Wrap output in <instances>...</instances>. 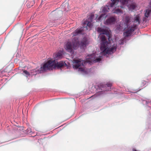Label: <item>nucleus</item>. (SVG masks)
I'll use <instances>...</instances> for the list:
<instances>
[{
    "label": "nucleus",
    "mask_w": 151,
    "mask_h": 151,
    "mask_svg": "<svg viewBox=\"0 0 151 151\" xmlns=\"http://www.w3.org/2000/svg\"><path fill=\"white\" fill-rule=\"evenodd\" d=\"M100 39L101 42L100 49L101 52L99 58H96V55L95 54L93 53L88 55L87 58L89 59V60H87V62L81 59L73 60L74 64L73 66V68L75 69L79 68L78 71L80 74L83 75L88 74L87 69L84 68L87 62H89V63L99 62L101 59V58L103 57V56H104L106 54H111L116 51L117 48L116 44H114L109 47V43L106 40L105 36L103 35H101Z\"/></svg>",
    "instance_id": "nucleus-1"
},
{
    "label": "nucleus",
    "mask_w": 151,
    "mask_h": 151,
    "mask_svg": "<svg viewBox=\"0 0 151 151\" xmlns=\"http://www.w3.org/2000/svg\"><path fill=\"white\" fill-rule=\"evenodd\" d=\"M65 63L63 61L58 62L55 60H50L46 63H44L41 65V67L39 69L37 68L33 70L31 72L33 75H35L37 73H43L45 71L50 69H52L53 68L57 67L60 68L64 65Z\"/></svg>",
    "instance_id": "nucleus-2"
},
{
    "label": "nucleus",
    "mask_w": 151,
    "mask_h": 151,
    "mask_svg": "<svg viewBox=\"0 0 151 151\" xmlns=\"http://www.w3.org/2000/svg\"><path fill=\"white\" fill-rule=\"evenodd\" d=\"M92 22H91L89 21L84 20L83 21L82 24L83 26L82 27L80 28H77L76 30L73 32L72 33L73 35V36H77L79 34H81L83 30V29L85 27V26L86 25L87 27L88 26L90 28H91L93 26V24L91 23Z\"/></svg>",
    "instance_id": "nucleus-3"
},
{
    "label": "nucleus",
    "mask_w": 151,
    "mask_h": 151,
    "mask_svg": "<svg viewBox=\"0 0 151 151\" xmlns=\"http://www.w3.org/2000/svg\"><path fill=\"white\" fill-rule=\"evenodd\" d=\"M88 44L87 39L86 38H83L81 40L80 43H79V41H76V43H73V49L75 50L77 49L78 45L80 46L81 49H84Z\"/></svg>",
    "instance_id": "nucleus-4"
},
{
    "label": "nucleus",
    "mask_w": 151,
    "mask_h": 151,
    "mask_svg": "<svg viewBox=\"0 0 151 151\" xmlns=\"http://www.w3.org/2000/svg\"><path fill=\"white\" fill-rule=\"evenodd\" d=\"M137 25L134 24L131 26L127 27L126 31L124 32L123 34L124 37H128L131 36L132 32L137 28Z\"/></svg>",
    "instance_id": "nucleus-5"
},
{
    "label": "nucleus",
    "mask_w": 151,
    "mask_h": 151,
    "mask_svg": "<svg viewBox=\"0 0 151 151\" xmlns=\"http://www.w3.org/2000/svg\"><path fill=\"white\" fill-rule=\"evenodd\" d=\"M112 84L111 83H108L106 84H104L103 83H100L99 87V89H101L103 91H110Z\"/></svg>",
    "instance_id": "nucleus-6"
},
{
    "label": "nucleus",
    "mask_w": 151,
    "mask_h": 151,
    "mask_svg": "<svg viewBox=\"0 0 151 151\" xmlns=\"http://www.w3.org/2000/svg\"><path fill=\"white\" fill-rule=\"evenodd\" d=\"M112 2L110 4V6H106L103 7L102 9V12H109V7H112L114 5L119 2V0H111Z\"/></svg>",
    "instance_id": "nucleus-7"
},
{
    "label": "nucleus",
    "mask_w": 151,
    "mask_h": 151,
    "mask_svg": "<svg viewBox=\"0 0 151 151\" xmlns=\"http://www.w3.org/2000/svg\"><path fill=\"white\" fill-rule=\"evenodd\" d=\"M116 21V17L115 16H111L108 17L105 21L104 24L106 25L114 24Z\"/></svg>",
    "instance_id": "nucleus-8"
},
{
    "label": "nucleus",
    "mask_w": 151,
    "mask_h": 151,
    "mask_svg": "<svg viewBox=\"0 0 151 151\" xmlns=\"http://www.w3.org/2000/svg\"><path fill=\"white\" fill-rule=\"evenodd\" d=\"M75 43H76V42H73V44L70 42H67L65 46L66 50L70 52H72L73 51V48L74 47L73 44Z\"/></svg>",
    "instance_id": "nucleus-9"
},
{
    "label": "nucleus",
    "mask_w": 151,
    "mask_h": 151,
    "mask_svg": "<svg viewBox=\"0 0 151 151\" xmlns=\"http://www.w3.org/2000/svg\"><path fill=\"white\" fill-rule=\"evenodd\" d=\"M97 31L98 32L100 33V35L105 34L106 35H108V40L109 41L110 40V35H109V33L106 30L104 29L103 28H102L100 27H98L97 28Z\"/></svg>",
    "instance_id": "nucleus-10"
},
{
    "label": "nucleus",
    "mask_w": 151,
    "mask_h": 151,
    "mask_svg": "<svg viewBox=\"0 0 151 151\" xmlns=\"http://www.w3.org/2000/svg\"><path fill=\"white\" fill-rule=\"evenodd\" d=\"M143 104H146V108L147 110H149L151 109V101H149L147 100L143 101Z\"/></svg>",
    "instance_id": "nucleus-11"
},
{
    "label": "nucleus",
    "mask_w": 151,
    "mask_h": 151,
    "mask_svg": "<svg viewBox=\"0 0 151 151\" xmlns=\"http://www.w3.org/2000/svg\"><path fill=\"white\" fill-rule=\"evenodd\" d=\"M130 19L131 17L129 16H127L125 17L124 24L127 27L129 26L128 24L130 22Z\"/></svg>",
    "instance_id": "nucleus-12"
},
{
    "label": "nucleus",
    "mask_w": 151,
    "mask_h": 151,
    "mask_svg": "<svg viewBox=\"0 0 151 151\" xmlns=\"http://www.w3.org/2000/svg\"><path fill=\"white\" fill-rule=\"evenodd\" d=\"M136 6V4L134 3H132V4L128 5L129 10L131 11L134 9H135Z\"/></svg>",
    "instance_id": "nucleus-13"
},
{
    "label": "nucleus",
    "mask_w": 151,
    "mask_h": 151,
    "mask_svg": "<svg viewBox=\"0 0 151 151\" xmlns=\"http://www.w3.org/2000/svg\"><path fill=\"white\" fill-rule=\"evenodd\" d=\"M105 15V14H101L98 18H96V21L97 22L101 21L104 19Z\"/></svg>",
    "instance_id": "nucleus-14"
},
{
    "label": "nucleus",
    "mask_w": 151,
    "mask_h": 151,
    "mask_svg": "<svg viewBox=\"0 0 151 151\" xmlns=\"http://www.w3.org/2000/svg\"><path fill=\"white\" fill-rule=\"evenodd\" d=\"M62 55V54L60 52H58L57 53H55L53 55L54 57L57 58H57H60Z\"/></svg>",
    "instance_id": "nucleus-15"
},
{
    "label": "nucleus",
    "mask_w": 151,
    "mask_h": 151,
    "mask_svg": "<svg viewBox=\"0 0 151 151\" xmlns=\"http://www.w3.org/2000/svg\"><path fill=\"white\" fill-rule=\"evenodd\" d=\"M130 0H119V1H120V2L122 5H124L125 4H127L129 1ZM119 1L118 3H119ZM117 3L118 2L116 3L115 5H116L117 4Z\"/></svg>",
    "instance_id": "nucleus-16"
},
{
    "label": "nucleus",
    "mask_w": 151,
    "mask_h": 151,
    "mask_svg": "<svg viewBox=\"0 0 151 151\" xmlns=\"http://www.w3.org/2000/svg\"><path fill=\"white\" fill-rule=\"evenodd\" d=\"M151 13V10L147 9L146 10V12L145 14V17L148 18L149 17L150 14Z\"/></svg>",
    "instance_id": "nucleus-17"
},
{
    "label": "nucleus",
    "mask_w": 151,
    "mask_h": 151,
    "mask_svg": "<svg viewBox=\"0 0 151 151\" xmlns=\"http://www.w3.org/2000/svg\"><path fill=\"white\" fill-rule=\"evenodd\" d=\"M114 13L117 14H119L120 13H122V11L119 9H117L114 10Z\"/></svg>",
    "instance_id": "nucleus-18"
},
{
    "label": "nucleus",
    "mask_w": 151,
    "mask_h": 151,
    "mask_svg": "<svg viewBox=\"0 0 151 151\" xmlns=\"http://www.w3.org/2000/svg\"><path fill=\"white\" fill-rule=\"evenodd\" d=\"M94 15L93 14H91L89 17L88 18V21H89L91 22H92L93 20Z\"/></svg>",
    "instance_id": "nucleus-19"
},
{
    "label": "nucleus",
    "mask_w": 151,
    "mask_h": 151,
    "mask_svg": "<svg viewBox=\"0 0 151 151\" xmlns=\"http://www.w3.org/2000/svg\"><path fill=\"white\" fill-rule=\"evenodd\" d=\"M134 22H138V24H139L140 23V20L138 16H136L134 19Z\"/></svg>",
    "instance_id": "nucleus-20"
},
{
    "label": "nucleus",
    "mask_w": 151,
    "mask_h": 151,
    "mask_svg": "<svg viewBox=\"0 0 151 151\" xmlns=\"http://www.w3.org/2000/svg\"><path fill=\"white\" fill-rule=\"evenodd\" d=\"M23 74L24 75H25L26 77H28L29 76V73L26 70H24L23 71Z\"/></svg>",
    "instance_id": "nucleus-21"
},
{
    "label": "nucleus",
    "mask_w": 151,
    "mask_h": 151,
    "mask_svg": "<svg viewBox=\"0 0 151 151\" xmlns=\"http://www.w3.org/2000/svg\"><path fill=\"white\" fill-rule=\"evenodd\" d=\"M125 40L124 39H122L119 41V43L120 45H123L124 44Z\"/></svg>",
    "instance_id": "nucleus-22"
},
{
    "label": "nucleus",
    "mask_w": 151,
    "mask_h": 151,
    "mask_svg": "<svg viewBox=\"0 0 151 151\" xmlns=\"http://www.w3.org/2000/svg\"><path fill=\"white\" fill-rule=\"evenodd\" d=\"M97 94H95L91 97V98H92V99L96 98L97 97Z\"/></svg>",
    "instance_id": "nucleus-23"
},
{
    "label": "nucleus",
    "mask_w": 151,
    "mask_h": 151,
    "mask_svg": "<svg viewBox=\"0 0 151 151\" xmlns=\"http://www.w3.org/2000/svg\"><path fill=\"white\" fill-rule=\"evenodd\" d=\"M146 82L145 81H143L142 82V85L143 86H144L146 84Z\"/></svg>",
    "instance_id": "nucleus-24"
},
{
    "label": "nucleus",
    "mask_w": 151,
    "mask_h": 151,
    "mask_svg": "<svg viewBox=\"0 0 151 151\" xmlns=\"http://www.w3.org/2000/svg\"><path fill=\"white\" fill-rule=\"evenodd\" d=\"M140 90H141L140 89H139V90H135V91H135L133 92L134 93H136L137 92H138V91H140Z\"/></svg>",
    "instance_id": "nucleus-25"
},
{
    "label": "nucleus",
    "mask_w": 151,
    "mask_h": 151,
    "mask_svg": "<svg viewBox=\"0 0 151 151\" xmlns=\"http://www.w3.org/2000/svg\"><path fill=\"white\" fill-rule=\"evenodd\" d=\"M121 8H124L123 6H121Z\"/></svg>",
    "instance_id": "nucleus-26"
}]
</instances>
